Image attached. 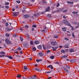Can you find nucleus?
Here are the masks:
<instances>
[{"instance_id":"nucleus-35","label":"nucleus","mask_w":79,"mask_h":79,"mask_svg":"<svg viewBox=\"0 0 79 79\" xmlns=\"http://www.w3.org/2000/svg\"><path fill=\"white\" fill-rule=\"evenodd\" d=\"M78 12H73L72 13L73 14H77Z\"/></svg>"},{"instance_id":"nucleus-44","label":"nucleus","mask_w":79,"mask_h":79,"mask_svg":"<svg viewBox=\"0 0 79 79\" xmlns=\"http://www.w3.org/2000/svg\"><path fill=\"white\" fill-rule=\"evenodd\" d=\"M16 2L17 3H21V2L19 1H16Z\"/></svg>"},{"instance_id":"nucleus-48","label":"nucleus","mask_w":79,"mask_h":79,"mask_svg":"<svg viewBox=\"0 0 79 79\" xmlns=\"http://www.w3.org/2000/svg\"><path fill=\"white\" fill-rule=\"evenodd\" d=\"M33 16H35V17H37V15L36 14H34L33 15Z\"/></svg>"},{"instance_id":"nucleus-63","label":"nucleus","mask_w":79,"mask_h":79,"mask_svg":"<svg viewBox=\"0 0 79 79\" xmlns=\"http://www.w3.org/2000/svg\"><path fill=\"white\" fill-rule=\"evenodd\" d=\"M51 9H52V10H53V9H54V7L52 6L51 7Z\"/></svg>"},{"instance_id":"nucleus-49","label":"nucleus","mask_w":79,"mask_h":79,"mask_svg":"<svg viewBox=\"0 0 79 79\" xmlns=\"http://www.w3.org/2000/svg\"><path fill=\"white\" fill-rule=\"evenodd\" d=\"M32 27H36L37 26L35 25H33L32 26Z\"/></svg>"},{"instance_id":"nucleus-55","label":"nucleus","mask_w":79,"mask_h":79,"mask_svg":"<svg viewBox=\"0 0 79 79\" xmlns=\"http://www.w3.org/2000/svg\"><path fill=\"white\" fill-rule=\"evenodd\" d=\"M34 27H32V31H34Z\"/></svg>"},{"instance_id":"nucleus-12","label":"nucleus","mask_w":79,"mask_h":79,"mask_svg":"<svg viewBox=\"0 0 79 79\" xmlns=\"http://www.w3.org/2000/svg\"><path fill=\"white\" fill-rule=\"evenodd\" d=\"M47 68H51V69H53V66H52V65H49L48 66Z\"/></svg>"},{"instance_id":"nucleus-31","label":"nucleus","mask_w":79,"mask_h":79,"mask_svg":"<svg viewBox=\"0 0 79 79\" xmlns=\"http://www.w3.org/2000/svg\"><path fill=\"white\" fill-rule=\"evenodd\" d=\"M13 15L15 16H17V13L16 12H15L13 13Z\"/></svg>"},{"instance_id":"nucleus-58","label":"nucleus","mask_w":79,"mask_h":79,"mask_svg":"<svg viewBox=\"0 0 79 79\" xmlns=\"http://www.w3.org/2000/svg\"><path fill=\"white\" fill-rule=\"evenodd\" d=\"M13 37H16V35L15 34L13 35Z\"/></svg>"},{"instance_id":"nucleus-4","label":"nucleus","mask_w":79,"mask_h":79,"mask_svg":"<svg viewBox=\"0 0 79 79\" xmlns=\"http://www.w3.org/2000/svg\"><path fill=\"white\" fill-rule=\"evenodd\" d=\"M5 41L6 43L7 44H8L9 45H10L11 44V42L8 39H6L5 40Z\"/></svg>"},{"instance_id":"nucleus-8","label":"nucleus","mask_w":79,"mask_h":79,"mask_svg":"<svg viewBox=\"0 0 79 79\" xmlns=\"http://www.w3.org/2000/svg\"><path fill=\"white\" fill-rule=\"evenodd\" d=\"M52 48L53 51H56V49L58 48V47H52Z\"/></svg>"},{"instance_id":"nucleus-30","label":"nucleus","mask_w":79,"mask_h":79,"mask_svg":"<svg viewBox=\"0 0 79 79\" xmlns=\"http://www.w3.org/2000/svg\"><path fill=\"white\" fill-rule=\"evenodd\" d=\"M20 40L21 41H22H22H23V37H20Z\"/></svg>"},{"instance_id":"nucleus-27","label":"nucleus","mask_w":79,"mask_h":79,"mask_svg":"<svg viewBox=\"0 0 79 79\" xmlns=\"http://www.w3.org/2000/svg\"><path fill=\"white\" fill-rule=\"evenodd\" d=\"M21 77V75H18V76H17V77L18 78H20Z\"/></svg>"},{"instance_id":"nucleus-29","label":"nucleus","mask_w":79,"mask_h":79,"mask_svg":"<svg viewBox=\"0 0 79 79\" xmlns=\"http://www.w3.org/2000/svg\"><path fill=\"white\" fill-rule=\"evenodd\" d=\"M62 30L63 31H66V28H62Z\"/></svg>"},{"instance_id":"nucleus-61","label":"nucleus","mask_w":79,"mask_h":79,"mask_svg":"<svg viewBox=\"0 0 79 79\" xmlns=\"http://www.w3.org/2000/svg\"><path fill=\"white\" fill-rule=\"evenodd\" d=\"M45 14V12H41V14L42 15H43V14Z\"/></svg>"},{"instance_id":"nucleus-46","label":"nucleus","mask_w":79,"mask_h":79,"mask_svg":"<svg viewBox=\"0 0 79 79\" xmlns=\"http://www.w3.org/2000/svg\"><path fill=\"white\" fill-rule=\"evenodd\" d=\"M57 7H59L60 6V3H58L57 4Z\"/></svg>"},{"instance_id":"nucleus-3","label":"nucleus","mask_w":79,"mask_h":79,"mask_svg":"<svg viewBox=\"0 0 79 79\" xmlns=\"http://www.w3.org/2000/svg\"><path fill=\"white\" fill-rule=\"evenodd\" d=\"M5 56H6V57H8V58H9V59H10L11 60H12V59H13V58L11 57V56H5L4 55H0V57H5Z\"/></svg>"},{"instance_id":"nucleus-59","label":"nucleus","mask_w":79,"mask_h":79,"mask_svg":"<svg viewBox=\"0 0 79 79\" xmlns=\"http://www.w3.org/2000/svg\"><path fill=\"white\" fill-rule=\"evenodd\" d=\"M47 53H49V52H50V50H48L47 52Z\"/></svg>"},{"instance_id":"nucleus-60","label":"nucleus","mask_w":79,"mask_h":79,"mask_svg":"<svg viewBox=\"0 0 79 79\" xmlns=\"http://www.w3.org/2000/svg\"><path fill=\"white\" fill-rule=\"evenodd\" d=\"M70 2L68 1L67 2V3H69V4H70Z\"/></svg>"},{"instance_id":"nucleus-1","label":"nucleus","mask_w":79,"mask_h":79,"mask_svg":"<svg viewBox=\"0 0 79 79\" xmlns=\"http://www.w3.org/2000/svg\"><path fill=\"white\" fill-rule=\"evenodd\" d=\"M63 23L64 24H66L67 26H70L71 27H73L72 26L71 24L70 23L68 22V21L67 20L64 19L63 20Z\"/></svg>"},{"instance_id":"nucleus-39","label":"nucleus","mask_w":79,"mask_h":79,"mask_svg":"<svg viewBox=\"0 0 79 79\" xmlns=\"http://www.w3.org/2000/svg\"><path fill=\"white\" fill-rule=\"evenodd\" d=\"M5 5H9V2H6L5 3Z\"/></svg>"},{"instance_id":"nucleus-13","label":"nucleus","mask_w":79,"mask_h":79,"mask_svg":"<svg viewBox=\"0 0 79 79\" xmlns=\"http://www.w3.org/2000/svg\"><path fill=\"white\" fill-rule=\"evenodd\" d=\"M69 52H74V50H73V49H71L69 50Z\"/></svg>"},{"instance_id":"nucleus-23","label":"nucleus","mask_w":79,"mask_h":79,"mask_svg":"<svg viewBox=\"0 0 79 79\" xmlns=\"http://www.w3.org/2000/svg\"><path fill=\"white\" fill-rule=\"evenodd\" d=\"M9 28L10 29V30H13V27H12V26H10L9 27Z\"/></svg>"},{"instance_id":"nucleus-41","label":"nucleus","mask_w":79,"mask_h":79,"mask_svg":"<svg viewBox=\"0 0 79 79\" xmlns=\"http://www.w3.org/2000/svg\"><path fill=\"white\" fill-rule=\"evenodd\" d=\"M26 35L27 37V39H29V38H30V37H29V35L28 34H27V35Z\"/></svg>"},{"instance_id":"nucleus-15","label":"nucleus","mask_w":79,"mask_h":79,"mask_svg":"<svg viewBox=\"0 0 79 79\" xmlns=\"http://www.w3.org/2000/svg\"><path fill=\"white\" fill-rule=\"evenodd\" d=\"M70 61L71 63H74V62L75 61V59H73L71 60Z\"/></svg>"},{"instance_id":"nucleus-57","label":"nucleus","mask_w":79,"mask_h":79,"mask_svg":"<svg viewBox=\"0 0 79 79\" xmlns=\"http://www.w3.org/2000/svg\"><path fill=\"white\" fill-rule=\"evenodd\" d=\"M37 71H40V69H38Z\"/></svg>"},{"instance_id":"nucleus-45","label":"nucleus","mask_w":79,"mask_h":79,"mask_svg":"<svg viewBox=\"0 0 79 79\" xmlns=\"http://www.w3.org/2000/svg\"><path fill=\"white\" fill-rule=\"evenodd\" d=\"M66 68H67V69H69V68H70V66H66Z\"/></svg>"},{"instance_id":"nucleus-52","label":"nucleus","mask_w":79,"mask_h":79,"mask_svg":"<svg viewBox=\"0 0 79 79\" xmlns=\"http://www.w3.org/2000/svg\"><path fill=\"white\" fill-rule=\"evenodd\" d=\"M25 27H27V29H28V28H29V26H28V25H25Z\"/></svg>"},{"instance_id":"nucleus-18","label":"nucleus","mask_w":79,"mask_h":79,"mask_svg":"<svg viewBox=\"0 0 79 79\" xmlns=\"http://www.w3.org/2000/svg\"><path fill=\"white\" fill-rule=\"evenodd\" d=\"M64 47L65 48H69V47H68V45L67 44H65L64 45Z\"/></svg>"},{"instance_id":"nucleus-16","label":"nucleus","mask_w":79,"mask_h":79,"mask_svg":"<svg viewBox=\"0 0 79 79\" xmlns=\"http://www.w3.org/2000/svg\"><path fill=\"white\" fill-rule=\"evenodd\" d=\"M35 44H36V45H37V44H39V42L37 41H35L34 42Z\"/></svg>"},{"instance_id":"nucleus-34","label":"nucleus","mask_w":79,"mask_h":79,"mask_svg":"<svg viewBox=\"0 0 79 79\" xmlns=\"http://www.w3.org/2000/svg\"><path fill=\"white\" fill-rule=\"evenodd\" d=\"M68 57V56L66 55H64L62 57V58H66Z\"/></svg>"},{"instance_id":"nucleus-19","label":"nucleus","mask_w":79,"mask_h":79,"mask_svg":"<svg viewBox=\"0 0 79 79\" xmlns=\"http://www.w3.org/2000/svg\"><path fill=\"white\" fill-rule=\"evenodd\" d=\"M0 53L1 55H5V52H0Z\"/></svg>"},{"instance_id":"nucleus-9","label":"nucleus","mask_w":79,"mask_h":79,"mask_svg":"<svg viewBox=\"0 0 79 79\" xmlns=\"http://www.w3.org/2000/svg\"><path fill=\"white\" fill-rule=\"evenodd\" d=\"M37 47L38 48H39V49H41V48H42V46L41 45H40L39 46H38Z\"/></svg>"},{"instance_id":"nucleus-5","label":"nucleus","mask_w":79,"mask_h":79,"mask_svg":"<svg viewBox=\"0 0 79 79\" xmlns=\"http://www.w3.org/2000/svg\"><path fill=\"white\" fill-rule=\"evenodd\" d=\"M23 17L24 19H27V18H29L30 16L29 15H23Z\"/></svg>"},{"instance_id":"nucleus-56","label":"nucleus","mask_w":79,"mask_h":79,"mask_svg":"<svg viewBox=\"0 0 79 79\" xmlns=\"http://www.w3.org/2000/svg\"><path fill=\"white\" fill-rule=\"evenodd\" d=\"M63 18H64V19H66V17L65 16V15H63Z\"/></svg>"},{"instance_id":"nucleus-10","label":"nucleus","mask_w":79,"mask_h":79,"mask_svg":"<svg viewBox=\"0 0 79 79\" xmlns=\"http://www.w3.org/2000/svg\"><path fill=\"white\" fill-rule=\"evenodd\" d=\"M25 29V27H22L21 28H20V30L21 31H23Z\"/></svg>"},{"instance_id":"nucleus-40","label":"nucleus","mask_w":79,"mask_h":79,"mask_svg":"<svg viewBox=\"0 0 79 79\" xmlns=\"http://www.w3.org/2000/svg\"><path fill=\"white\" fill-rule=\"evenodd\" d=\"M64 39L65 40H69V39L67 38L66 37L64 38Z\"/></svg>"},{"instance_id":"nucleus-38","label":"nucleus","mask_w":79,"mask_h":79,"mask_svg":"<svg viewBox=\"0 0 79 79\" xmlns=\"http://www.w3.org/2000/svg\"><path fill=\"white\" fill-rule=\"evenodd\" d=\"M67 11H68V10H67V9H66L65 10H64L63 11V13H64H64H66V12H67Z\"/></svg>"},{"instance_id":"nucleus-2","label":"nucleus","mask_w":79,"mask_h":79,"mask_svg":"<svg viewBox=\"0 0 79 79\" xmlns=\"http://www.w3.org/2000/svg\"><path fill=\"white\" fill-rule=\"evenodd\" d=\"M51 45L53 46H56L58 45V42L56 41H51Z\"/></svg>"},{"instance_id":"nucleus-21","label":"nucleus","mask_w":79,"mask_h":79,"mask_svg":"<svg viewBox=\"0 0 79 79\" xmlns=\"http://www.w3.org/2000/svg\"><path fill=\"white\" fill-rule=\"evenodd\" d=\"M64 70L65 71L66 73H68V69H66V68L64 69Z\"/></svg>"},{"instance_id":"nucleus-43","label":"nucleus","mask_w":79,"mask_h":79,"mask_svg":"<svg viewBox=\"0 0 79 79\" xmlns=\"http://www.w3.org/2000/svg\"><path fill=\"white\" fill-rule=\"evenodd\" d=\"M5 7L6 9H8L9 8V6H5Z\"/></svg>"},{"instance_id":"nucleus-62","label":"nucleus","mask_w":79,"mask_h":79,"mask_svg":"<svg viewBox=\"0 0 79 79\" xmlns=\"http://www.w3.org/2000/svg\"><path fill=\"white\" fill-rule=\"evenodd\" d=\"M22 79H27V78H26L25 77H22Z\"/></svg>"},{"instance_id":"nucleus-14","label":"nucleus","mask_w":79,"mask_h":79,"mask_svg":"<svg viewBox=\"0 0 79 79\" xmlns=\"http://www.w3.org/2000/svg\"><path fill=\"white\" fill-rule=\"evenodd\" d=\"M50 8L49 6L47 7L46 10V11H50Z\"/></svg>"},{"instance_id":"nucleus-36","label":"nucleus","mask_w":79,"mask_h":79,"mask_svg":"<svg viewBox=\"0 0 79 79\" xmlns=\"http://www.w3.org/2000/svg\"><path fill=\"white\" fill-rule=\"evenodd\" d=\"M72 36L73 37H75V35H74V33H73L72 34Z\"/></svg>"},{"instance_id":"nucleus-64","label":"nucleus","mask_w":79,"mask_h":79,"mask_svg":"<svg viewBox=\"0 0 79 79\" xmlns=\"http://www.w3.org/2000/svg\"><path fill=\"white\" fill-rule=\"evenodd\" d=\"M51 78H52V77H49L47 79H51Z\"/></svg>"},{"instance_id":"nucleus-33","label":"nucleus","mask_w":79,"mask_h":79,"mask_svg":"<svg viewBox=\"0 0 79 79\" xmlns=\"http://www.w3.org/2000/svg\"><path fill=\"white\" fill-rule=\"evenodd\" d=\"M10 31H11L10 29L9 28H8L7 29V31L8 32H10Z\"/></svg>"},{"instance_id":"nucleus-47","label":"nucleus","mask_w":79,"mask_h":79,"mask_svg":"<svg viewBox=\"0 0 79 79\" xmlns=\"http://www.w3.org/2000/svg\"><path fill=\"white\" fill-rule=\"evenodd\" d=\"M36 15L37 16V17L38 16H40V14H39V13H36Z\"/></svg>"},{"instance_id":"nucleus-54","label":"nucleus","mask_w":79,"mask_h":79,"mask_svg":"<svg viewBox=\"0 0 79 79\" xmlns=\"http://www.w3.org/2000/svg\"><path fill=\"white\" fill-rule=\"evenodd\" d=\"M52 13H56V11L54 10L52 12Z\"/></svg>"},{"instance_id":"nucleus-11","label":"nucleus","mask_w":79,"mask_h":79,"mask_svg":"<svg viewBox=\"0 0 79 79\" xmlns=\"http://www.w3.org/2000/svg\"><path fill=\"white\" fill-rule=\"evenodd\" d=\"M39 55L40 56H42L43 55H44V53H42V52H39L38 53Z\"/></svg>"},{"instance_id":"nucleus-20","label":"nucleus","mask_w":79,"mask_h":79,"mask_svg":"<svg viewBox=\"0 0 79 79\" xmlns=\"http://www.w3.org/2000/svg\"><path fill=\"white\" fill-rule=\"evenodd\" d=\"M23 69H24V70H26L27 69V66H25L23 67Z\"/></svg>"},{"instance_id":"nucleus-53","label":"nucleus","mask_w":79,"mask_h":79,"mask_svg":"<svg viewBox=\"0 0 79 79\" xmlns=\"http://www.w3.org/2000/svg\"><path fill=\"white\" fill-rule=\"evenodd\" d=\"M6 26H8V23H6Z\"/></svg>"},{"instance_id":"nucleus-26","label":"nucleus","mask_w":79,"mask_h":79,"mask_svg":"<svg viewBox=\"0 0 79 79\" xmlns=\"http://www.w3.org/2000/svg\"><path fill=\"white\" fill-rule=\"evenodd\" d=\"M17 50L18 51H20V50H21V48H17Z\"/></svg>"},{"instance_id":"nucleus-37","label":"nucleus","mask_w":79,"mask_h":79,"mask_svg":"<svg viewBox=\"0 0 79 79\" xmlns=\"http://www.w3.org/2000/svg\"><path fill=\"white\" fill-rule=\"evenodd\" d=\"M50 58L51 59H53L55 58V56H50Z\"/></svg>"},{"instance_id":"nucleus-24","label":"nucleus","mask_w":79,"mask_h":79,"mask_svg":"<svg viewBox=\"0 0 79 79\" xmlns=\"http://www.w3.org/2000/svg\"><path fill=\"white\" fill-rule=\"evenodd\" d=\"M5 35H6V37H9L10 36V35H9V34H8V33H6L5 34Z\"/></svg>"},{"instance_id":"nucleus-42","label":"nucleus","mask_w":79,"mask_h":79,"mask_svg":"<svg viewBox=\"0 0 79 79\" xmlns=\"http://www.w3.org/2000/svg\"><path fill=\"white\" fill-rule=\"evenodd\" d=\"M61 52H62L63 53H65V51H64V50H62L61 51Z\"/></svg>"},{"instance_id":"nucleus-17","label":"nucleus","mask_w":79,"mask_h":79,"mask_svg":"<svg viewBox=\"0 0 79 79\" xmlns=\"http://www.w3.org/2000/svg\"><path fill=\"white\" fill-rule=\"evenodd\" d=\"M42 61V60L41 59H40L39 60L36 59V61L37 63H39V62H40V61Z\"/></svg>"},{"instance_id":"nucleus-51","label":"nucleus","mask_w":79,"mask_h":79,"mask_svg":"<svg viewBox=\"0 0 79 79\" xmlns=\"http://www.w3.org/2000/svg\"><path fill=\"white\" fill-rule=\"evenodd\" d=\"M26 11V10H22V13H24Z\"/></svg>"},{"instance_id":"nucleus-25","label":"nucleus","mask_w":79,"mask_h":79,"mask_svg":"<svg viewBox=\"0 0 79 79\" xmlns=\"http://www.w3.org/2000/svg\"><path fill=\"white\" fill-rule=\"evenodd\" d=\"M30 44H31V45H34V42H33V41H31L30 42Z\"/></svg>"},{"instance_id":"nucleus-22","label":"nucleus","mask_w":79,"mask_h":79,"mask_svg":"<svg viewBox=\"0 0 79 79\" xmlns=\"http://www.w3.org/2000/svg\"><path fill=\"white\" fill-rule=\"evenodd\" d=\"M52 72V71H47L45 72L46 74H48Z\"/></svg>"},{"instance_id":"nucleus-6","label":"nucleus","mask_w":79,"mask_h":79,"mask_svg":"<svg viewBox=\"0 0 79 79\" xmlns=\"http://www.w3.org/2000/svg\"><path fill=\"white\" fill-rule=\"evenodd\" d=\"M36 76L34 75V76L31 77L30 78H28V79H37V78L36 77Z\"/></svg>"},{"instance_id":"nucleus-28","label":"nucleus","mask_w":79,"mask_h":79,"mask_svg":"<svg viewBox=\"0 0 79 79\" xmlns=\"http://www.w3.org/2000/svg\"><path fill=\"white\" fill-rule=\"evenodd\" d=\"M54 38H55V39H57V38H58V36L57 35H55L54 36Z\"/></svg>"},{"instance_id":"nucleus-7","label":"nucleus","mask_w":79,"mask_h":79,"mask_svg":"<svg viewBox=\"0 0 79 79\" xmlns=\"http://www.w3.org/2000/svg\"><path fill=\"white\" fill-rule=\"evenodd\" d=\"M41 32L43 33H46L47 32V29H43L41 30Z\"/></svg>"},{"instance_id":"nucleus-32","label":"nucleus","mask_w":79,"mask_h":79,"mask_svg":"<svg viewBox=\"0 0 79 79\" xmlns=\"http://www.w3.org/2000/svg\"><path fill=\"white\" fill-rule=\"evenodd\" d=\"M33 51H35V50H36V48L35 47H34L33 48Z\"/></svg>"},{"instance_id":"nucleus-50","label":"nucleus","mask_w":79,"mask_h":79,"mask_svg":"<svg viewBox=\"0 0 79 79\" xmlns=\"http://www.w3.org/2000/svg\"><path fill=\"white\" fill-rule=\"evenodd\" d=\"M15 57H19H19H20V56L18 55H16Z\"/></svg>"}]
</instances>
